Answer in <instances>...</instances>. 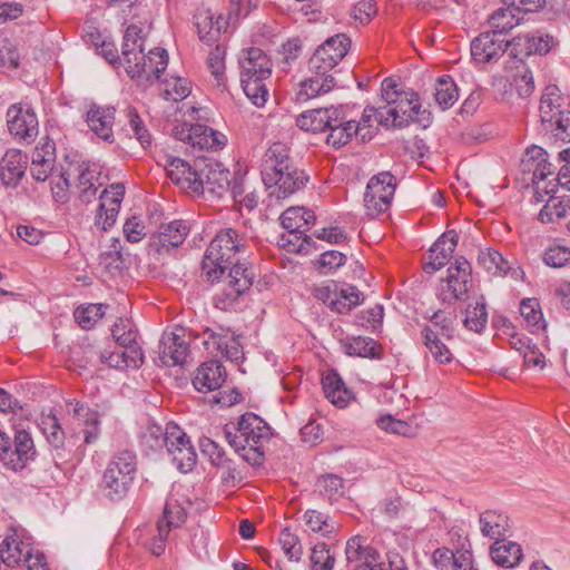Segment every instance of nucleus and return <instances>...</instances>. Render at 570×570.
Listing matches in <instances>:
<instances>
[{"mask_svg": "<svg viewBox=\"0 0 570 570\" xmlns=\"http://www.w3.org/2000/svg\"><path fill=\"white\" fill-rule=\"evenodd\" d=\"M381 98L385 105L377 109L380 125L397 129L412 122L424 129L431 126L432 114L422 108L419 95L412 89H405L396 79L387 77L382 81Z\"/></svg>", "mask_w": 570, "mask_h": 570, "instance_id": "nucleus-1", "label": "nucleus"}, {"mask_svg": "<svg viewBox=\"0 0 570 570\" xmlns=\"http://www.w3.org/2000/svg\"><path fill=\"white\" fill-rule=\"evenodd\" d=\"M121 56L126 63V71L132 79L147 73V67H150L153 77L158 79L168 62V53L165 49L155 48L148 52V56L145 55L141 29L136 24H129L125 31Z\"/></svg>", "mask_w": 570, "mask_h": 570, "instance_id": "nucleus-2", "label": "nucleus"}, {"mask_svg": "<svg viewBox=\"0 0 570 570\" xmlns=\"http://www.w3.org/2000/svg\"><path fill=\"white\" fill-rule=\"evenodd\" d=\"M246 253L245 240L236 229L226 228L217 233L207 247L203 269L209 282L220 281L229 265Z\"/></svg>", "mask_w": 570, "mask_h": 570, "instance_id": "nucleus-3", "label": "nucleus"}, {"mask_svg": "<svg viewBox=\"0 0 570 570\" xmlns=\"http://www.w3.org/2000/svg\"><path fill=\"white\" fill-rule=\"evenodd\" d=\"M240 85L247 98L257 107H263L268 97L265 80L272 73V62L259 48H248L239 58Z\"/></svg>", "mask_w": 570, "mask_h": 570, "instance_id": "nucleus-4", "label": "nucleus"}, {"mask_svg": "<svg viewBox=\"0 0 570 570\" xmlns=\"http://www.w3.org/2000/svg\"><path fill=\"white\" fill-rule=\"evenodd\" d=\"M137 472L136 455L127 450L116 453L102 475V490L110 500L124 499L129 492Z\"/></svg>", "mask_w": 570, "mask_h": 570, "instance_id": "nucleus-5", "label": "nucleus"}, {"mask_svg": "<svg viewBox=\"0 0 570 570\" xmlns=\"http://www.w3.org/2000/svg\"><path fill=\"white\" fill-rule=\"evenodd\" d=\"M196 170L198 173L196 183H199L202 188H194L193 194L203 195L210 200L230 195L236 200L237 186L230 189V173L222 164L214 159L198 158Z\"/></svg>", "mask_w": 570, "mask_h": 570, "instance_id": "nucleus-6", "label": "nucleus"}, {"mask_svg": "<svg viewBox=\"0 0 570 570\" xmlns=\"http://www.w3.org/2000/svg\"><path fill=\"white\" fill-rule=\"evenodd\" d=\"M338 65V53L326 55V49L317 48L308 61L311 76L301 83L298 96L306 99L326 94L335 86L331 71Z\"/></svg>", "mask_w": 570, "mask_h": 570, "instance_id": "nucleus-7", "label": "nucleus"}, {"mask_svg": "<svg viewBox=\"0 0 570 570\" xmlns=\"http://www.w3.org/2000/svg\"><path fill=\"white\" fill-rule=\"evenodd\" d=\"M539 111L546 131L562 141L570 140V111L561 109V96L557 86L546 88Z\"/></svg>", "mask_w": 570, "mask_h": 570, "instance_id": "nucleus-8", "label": "nucleus"}, {"mask_svg": "<svg viewBox=\"0 0 570 570\" xmlns=\"http://www.w3.org/2000/svg\"><path fill=\"white\" fill-rule=\"evenodd\" d=\"M35 455L33 440L27 431H16L14 451H11V439L0 431V460L7 468L13 471L22 470Z\"/></svg>", "mask_w": 570, "mask_h": 570, "instance_id": "nucleus-9", "label": "nucleus"}, {"mask_svg": "<svg viewBox=\"0 0 570 570\" xmlns=\"http://www.w3.org/2000/svg\"><path fill=\"white\" fill-rule=\"evenodd\" d=\"M396 188V179L390 171L373 176L366 186L364 206L367 215L377 216L391 205Z\"/></svg>", "mask_w": 570, "mask_h": 570, "instance_id": "nucleus-10", "label": "nucleus"}, {"mask_svg": "<svg viewBox=\"0 0 570 570\" xmlns=\"http://www.w3.org/2000/svg\"><path fill=\"white\" fill-rule=\"evenodd\" d=\"M156 446H166L173 462L181 472H188L196 463V452L186 434L176 425L167 428Z\"/></svg>", "mask_w": 570, "mask_h": 570, "instance_id": "nucleus-11", "label": "nucleus"}, {"mask_svg": "<svg viewBox=\"0 0 570 570\" xmlns=\"http://www.w3.org/2000/svg\"><path fill=\"white\" fill-rule=\"evenodd\" d=\"M227 271L228 274L222 277L226 286L225 295L235 301L252 287L256 274L245 256L236 258Z\"/></svg>", "mask_w": 570, "mask_h": 570, "instance_id": "nucleus-12", "label": "nucleus"}, {"mask_svg": "<svg viewBox=\"0 0 570 570\" xmlns=\"http://www.w3.org/2000/svg\"><path fill=\"white\" fill-rule=\"evenodd\" d=\"M446 285L442 288V301L453 303L468 294L472 283L470 263L462 256L456 257L448 269Z\"/></svg>", "mask_w": 570, "mask_h": 570, "instance_id": "nucleus-13", "label": "nucleus"}, {"mask_svg": "<svg viewBox=\"0 0 570 570\" xmlns=\"http://www.w3.org/2000/svg\"><path fill=\"white\" fill-rule=\"evenodd\" d=\"M124 195L125 186L121 183L110 185L100 194L95 223L102 230H108L115 224Z\"/></svg>", "mask_w": 570, "mask_h": 570, "instance_id": "nucleus-14", "label": "nucleus"}, {"mask_svg": "<svg viewBox=\"0 0 570 570\" xmlns=\"http://www.w3.org/2000/svg\"><path fill=\"white\" fill-rule=\"evenodd\" d=\"M7 122L10 134L26 141H30L38 134V119L30 108L23 109L20 104L9 107Z\"/></svg>", "mask_w": 570, "mask_h": 570, "instance_id": "nucleus-15", "label": "nucleus"}, {"mask_svg": "<svg viewBox=\"0 0 570 570\" xmlns=\"http://www.w3.org/2000/svg\"><path fill=\"white\" fill-rule=\"evenodd\" d=\"M294 167L288 157L287 148L282 142L273 144L265 153L262 163V179L265 186L281 179L279 174Z\"/></svg>", "mask_w": 570, "mask_h": 570, "instance_id": "nucleus-16", "label": "nucleus"}, {"mask_svg": "<svg viewBox=\"0 0 570 570\" xmlns=\"http://www.w3.org/2000/svg\"><path fill=\"white\" fill-rule=\"evenodd\" d=\"M189 233V226L185 220L177 219L161 224L158 232L150 238V247L157 253L169 250L180 246Z\"/></svg>", "mask_w": 570, "mask_h": 570, "instance_id": "nucleus-17", "label": "nucleus"}, {"mask_svg": "<svg viewBox=\"0 0 570 570\" xmlns=\"http://www.w3.org/2000/svg\"><path fill=\"white\" fill-rule=\"evenodd\" d=\"M553 45V37L539 33L517 36L505 42L507 47H511V56L519 59L531 55H547Z\"/></svg>", "mask_w": 570, "mask_h": 570, "instance_id": "nucleus-18", "label": "nucleus"}, {"mask_svg": "<svg viewBox=\"0 0 570 570\" xmlns=\"http://www.w3.org/2000/svg\"><path fill=\"white\" fill-rule=\"evenodd\" d=\"M491 31L483 32L471 42V56L478 62H490L498 59L508 48L503 39Z\"/></svg>", "mask_w": 570, "mask_h": 570, "instance_id": "nucleus-19", "label": "nucleus"}, {"mask_svg": "<svg viewBox=\"0 0 570 570\" xmlns=\"http://www.w3.org/2000/svg\"><path fill=\"white\" fill-rule=\"evenodd\" d=\"M459 236L455 230L444 233L430 248L429 262L424 264L426 273L441 269L451 258L458 245Z\"/></svg>", "mask_w": 570, "mask_h": 570, "instance_id": "nucleus-20", "label": "nucleus"}, {"mask_svg": "<svg viewBox=\"0 0 570 570\" xmlns=\"http://www.w3.org/2000/svg\"><path fill=\"white\" fill-rule=\"evenodd\" d=\"M226 379V372L218 361L204 362L193 379L194 387L203 393L219 389Z\"/></svg>", "mask_w": 570, "mask_h": 570, "instance_id": "nucleus-21", "label": "nucleus"}, {"mask_svg": "<svg viewBox=\"0 0 570 570\" xmlns=\"http://www.w3.org/2000/svg\"><path fill=\"white\" fill-rule=\"evenodd\" d=\"M281 179H275V184L266 186L269 190V197L284 199L302 189L308 181L307 175L295 167L279 174Z\"/></svg>", "mask_w": 570, "mask_h": 570, "instance_id": "nucleus-22", "label": "nucleus"}, {"mask_svg": "<svg viewBox=\"0 0 570 570\" xmlns=\"http://www.w3.org/2000/svg\"><path fill=\"white\" fill-rule=\"evenodd\" d=\"M166 171L171 181L184 190L193 193L194 188H200L198 179V173L196 170V160L193 165L180 158H169L166 161Z\"/></svg>", "mask_w": 570, "mask_h": 570, "instance_id": "nucleus-23", "label": "nucleus"}, {"mask_svg": "<svg viewBox=\"0 0 570 570\" xmlns=\"http://www.w3.org/2000/svg\"><path fill=\"white\" fill-rule=\"evenodd\" d=\"M188 352V344L177 334H165L159 342V358L166 366L184 364Z\"/></svg>", "mask_w": 570, "mask_h": 570, "instance_id": "nucleus-24", "label": "nucleus"}, {"mask_svg": "<svg viewBox=\"0 0 570 570\" xmlns=\"http://www.w3.org/2000/svg\"><path fill=\"white\" fill-rule=\"evenodd\" d=\"M27 160L18 149L8 150L0 160V178L6 187L14 188L24 175Z\"/></svg>", "mask_w": 570, "mask_h": 570, "instance_id": "nucleus-25", "label": "nucleus"}, {"mask_svg": "<svg viewBox=\"0 0 570 570\" xmlns=\"http://www.w3.org/2000/svg\"><path fill=\"white\" fill-rule=\"evenodd\" d=\"M332 112L334 116L331 120V126L327 127L330 130L327 144L340 148L347 144L353 135H357L360 132V125L354 120H345V115L342 108L337 107L335 110H332Z\"/></svg>", "mask_w": 570, "mask_h": 570, "instance_id": "nucleus-26", "label": "nucleus"}, {"mask_svg": "<svg viewBox=\"0 0 570 570\" xmlns=\"http://www.w3.org/2000/svg\"><path fill=\"white\" fill-rule=\"evenodd\" d=\"M116 109L92 105L87 112V124L102 140L111 141Z\"/></svg>", "mask_w": 570, "mask_h": 570, "instance_id": "nucleus-27", "label": "nucleus"}, {"mask_svg": "<svg viewBox=\"0 0 570 570\" xmlns=\"http://www.w3.org/2000/svg\"><path fill=\"white\" fill-rule=\"evenodd\" d=\"M235 430L240 433V436L245 438V441L250 440L254 443H262L271 435L267 423L252 412H247L239 417Z\"/></svg>", "mask_w": 570, "mask_h": 570, "instance_id": "nucleus-28", "label": "nucleus"}, {"mask_svg": "<svg viewBox=\"0 0 570 570\" xmlns=\"http://www.w3.org/2000/svg\"><path fill=\"white\" fill-rule=\"evenodd\" d=\"M490 556L495 564L510 569L521 562L523 552L519 543L502 539L490 547Z\"/></svg>", "mask_w": 570, "mask_h": 570, "instance_id": "nucleus-29", "label": "nucleus"}, {"mask_svg": "<svg viewBox=\"0 0 570 570\" xmlns=\"http://www.w3.org/2000/svg\"><path fill=\"white\" fill-rule=\"evenodd\" d=\"M0 559L7 567L32 560V549L16 535L7 537L0 543Z\"/></svg>", "mask_w": 570, "mask_h": 570, "instance_id": "nucleus-30", "label": "nucleus"}, {"mask_svg": "<svg viewBox=\"0 0 570 570\" xmlns=\"http://www.w3.org/2000/svg\"><path fill=\"white\" fill-rule=\"evenodd\" d=\"M363 538L356 535L351 538L346 543L345 554L350 563L358 562L366 564L368 568L377 569L380 563V553L372 547L363 544Z\"/></svg>", "mask_w": 570, "mask_h": 570, "instance_id": "nucleus-31", "label": "nucleus"}, {"mask_svg": "<svg viewBox=\"0 0 570 570\" xmlns=\"http://www.w3.org/2000/svg\"><path fill=\"white\" fill-rule=\"evenodd\" d=\"M337 107L316 108L301 114L296 118V125L305 131L322 132L331 126L333 118L332 110Z\"/></svg>", "mask_w": 570, "mask_h": 570, "instance_id": "nucleus-32", "label": "nucleus"}, {"mask_svg": "<svg viewBox=\"0 0 570 570\" xmlns=\"http://www.w3.org/2000/svg\"><path fill=\"white\" fill-rule=\"evenodd\" d=\"M99 363L108 364L115 368H139L144 363V353L141 348L122 351V352H107L99 353Z\"/></svg>", "mask_w": 570, "mask_h": 570, "instance_id": "nucleus-33", "label": "nucleus"}, {"mask_svg": "<svg viewBox=\"0 0 570 570\" xmlns=\"http://www.w3.org/2000/svg\"><path fill=\"white\" fill-rule=\"evenodd\" d=\"M323 390L326 399L338 407H345L351 397L352 392L348 391L340 377V375L331 371L322 380Z\"/></svg>", "mask_w": 570, "mask_h": 570, "instance_id": "nucleus-34", "label": "nucleus"}, {"mask_svg": "<svg viewBox=\"0 0 570 570\" xmlns=\"http://www.w3.org/2000/svg\"><path fill=\"white\" fill-rule=\"evenodd\" d=\"M480 531L483 537L500 540L509 529L508 517L494 510H487L479 517Z\"/></svg>", "mask_w": 570, "mask_h": 570, "instance_id": "nucleus-35", "label": "nucleus"}, {"mask_svg": "<svg viewBox=\"0 0 570 570\" xmlns=\"http://www.w3.org/2000/svg\"><path fill=\"white\" fill-rule=\"evenodd\" d=\"M345 353L350 356L379 358L382 347L371 337L353 336L347 337L343 343Z\"/></svg>", "mask_w": 570, "mask_h": 570, "instance_id": "nucleus-36", "label": "nucleus"}, {"mask_svg": "<svg viewBox=\"0 0 570 570\" xmlns=\"http://www.w3.org/2000/svg\"><path fill=\"white\" fill-rule=\"evenodd\" d=\"M422 337L425 347L439 364H448L453 360V355L446 344L442 341L439 331L432 327H424L422 330Z\"/></svg>", "mask_w": 570, "mask_h": 570, "instance_id": "nucleus-37", "label": "nucleus"}, {"mask_svg": "<svg viewBox=\"0 0 570 570\" xmlns=\"http://www.w3.org/2000/svg\"><path fill=\"white\" fill-rule=\"evenodd\" d=\"M72 412L73 417L85 425L82 431L85 442L88 444L96 442L99 435V414L80 403L75 404Z\"/></svg>", "mask_w": 570, "mask_h": 570, "instance_id": "nucleus-38", "label": "nucleus"}, {"mask_svg": "<svg viewBox=\"0 0 570 570\" xmlns=\"http://www.w3.org/2000/svg\"><path fill=\"white\" fill-rule=\"evenodd\" d=\"M193 138L190 145L198 147L199 149H214L225 145L226 137L213 130L212 128L196 124L194 125V131H191Z\"/></svg>", "mask_w": 570, "mask_h": 570, "instance_id": "nucleus-39", "label": "nucleus"}, {"mask_svg": "<svg viewBox=\"0 0 570 570\" xmlns=\"http://www.w3.org/2000/svg\"><path fill=\"white\" fill-rule=\"evenodd\" d=\"M334 301L330 302V307L340 314L350 312L353 307L361 303V293L355 286L347 285L337 291L334 284Z\"/></svg>", "mask_w": 570, "mask_h": 570, "instance_id": "nucleus-40", "label": "nucleus"}, {"mask_svg": "<svg viewBox=\"0 0 570 570\" xmlns=\"http://www.w3.org/2000/svg\"><path fill=\"white\" fill-rule=\"evenodd\" d=\"M282 226L288 230L289 244H295L296 240L302 239V230L304 227V208L291 207L281 215Z\"/></svg>", "mask_w": 570, "mask_h": 570, "instance_id": "nucleus-41", "label": "nucleus"}, {"mask_svg": "<svg viewBox=\"0 0 570 570\" xmlns=\"http://www.w3.org/2000/svg\"><path fill=\"white\" fill-rule=\"evenodd\" d=\"M570 215V197L558 198L550 196L547 204L539 213V219L543 224L553 223Z\"/></svg>", "mask_w": 570, "mask_h": 570, "instance_id": "nucleus-42", "label": "nucleus"}, {"mask_svg": "<svg viewBox=\"0 0 570 570\" xmlns=\"http://www.w3.org/2000/svg\"><path fill=\"white\" fill-rule=\"evenodd\" d=\"M518 16L519 13L513 8H501L491 16L489 23L493 32L502 36L519 24Z\"/></svg>", "mask_w": 570, "mask_h": 570, "instance_id": "nucleus-43", "label": "nucleus"}, {"mask_svg": "<svg viewBox=\"0 0 570 570\" xmlns=\"http://www.w3.org/2000/svg\"><path fill=\"white\" fill-rule=\"evenodd\" d=\"M436 104L443 109L451 108L458 100L459 94L454 81L449 76L441 77L435 83Z\"/></svg>", "mask_w": 570, "mask_h": 570, "instance_id": "nucleus-44", "label": "nucleus"}, {"mask_svg": "<svg viewBox=\"0 0 570 570\" xmlns=\"http://www.w3.org/2000/svg\"><path fill=\"white\" fill-rule=\"evenodd\" d=\"M488 322V312L483 297L475 301L474 304H469L465 309L464 325L470 331L476 333L481 332Z\"/></svg>", "mask_w": 570, "mask_h": 570, "instance_id": "nucleus-45", "label": "nucleus"}, {"mask_svg": "<svg viewBox=\"0 0 570 570\" xmlns=\"http://www.w3.org/2000/svg\"><path fill=\"white\" fill-rule=\"evenodd\" d=\"M478 263L481 265L489 274L491 275H503L509 269V263L503 258V256L491 248L485 250H481L478 256Z\"/></svg>", "mask_w": 570, "mask_h": 570, "instance_id": "nucleus-46", "label": "nucleus"}, {"mask_svg": "<svg viewBox=\"0 0 570 570\" xmlns=\"http://www.w3.org/2000/svg\"><path fill=\"white\" fill-rule=\"evenodd\" d=\"M306 524L313 532H321L324 537L330 538L338 529V524L331 520L330 517L316 510H307L304 513Z\"/></svg>", "mask_w": 570, "mask_h": 570, "instance_id": "nucleus-47", "label": "nucleus"}, {"mask_svg": "<svg viewBox=\"0 0 570 570\" xmlns=\"http://www.w3.org/2000/svg\"><path fill=\"white\" fill-rule=\"evenodd\" d=\"M119 240L114 239L112 249L104 252L99 257V264L110 275L120 274L125 269V258L118 246Z\"/></svg>", "mask_w": 570, "mask_h": 570, "instance_id": "nucleus-48", "label": "nucleus"}, {"mask_svg": "<svg viewBox=\"0 0 570 570\" xmlns=\"http://www.w3.org/2000/svg\"><path fill=\"white\" fill-rule=\"evenodd\" d=\"M185 520V509L176 500L168 499L164 508L163 519L159 521H163L164 525L170 531L171 528L180 527Z\"/></svg>", "mask_w": 570, "mask_h": 570, "instance_id": "nucleus-49", "label": "nucleus"}, {"mask_svg": "<svg viewBox=\"0 0 570 570\" xmlns=\"http://www.w3.org/2000/svg\"><path fill=\"white\" fill-rule=\"evenodd\" d=\"M128 126L125 128L127 134H132L140 145L145 148L150 145V135L144 126L138 112L135 108H128L127 110Z\"/></svg>", "mask_w": 570, "mask_h": 570, "instance_id": "nucleus-50", "label": "nucleus"}, {"mask_svg": "<svg viewBox=\"0 0 570 570\" xmlns=\"http://www.w3.org/2000/svg\"><path fill=\"white\" fill-rule=\"evenodd\" d=\"M105 305L90 304L87 307H78L75 311V318L82 328H91L94 324L104 317Z\"/></svg>", "mask_w": 570, "mask_h": 570, "instance_id": "nucleus-51", "label": "nucleus"}, {"mask_svg": "<svg viewBox=\"0 0 570 570\" xmlns=\"http://www.w3.org/2000/svg\"><path fill=\"white\" fill-rule=\"evenodd\" d=\"M521 316L525 320L529 326L540 328L543 322V314L538 299L525 298L520 304ZM544 327V325H542Z\"/></svg>", "mask_w": 570, "mask_h": 570, "instance_id": "nucleus-52", "label": "nucleus"}, {"mask_svg": "<svg viewBox=\"0 0 570 570\" xmlns=\"http://www.w3.org/2000/svg\"><path fill=\"white\" fill-rule=\"evenodd\" d=\"M335 558L331 554L327 544L317 543L314 546L311 554L312 570H332Z\"/></svg>", "mask_w": 570, "mask_h": 570, "instance_id": "nucleus-53", "label": "nucleus"}, {"mask_svg": "<svg viewBox=\"0 0 570 570\" xmlns=\"http://www.w3.org/2000/svg\"><path fill=\"white\" fill-rule=\"evenodd\" d=\"M279 543L288 560L299 561L303 554V548L296 534L292 533L288 528H285L279 535Z\"/></svg>", "mask_w": 570, "mask_h": 570, "instance_id": "nucleus-54", "label": "nucleus"}, {"mask_svg": "<svg viewBox=\"0 0 570 570\" xmlns=\"http://www.w3.org/2000/svg\"><path fill=\"white\" fill-rule=\"evenodd\" d=\"M191 92L190 83L184 78H174L171 81H166L164 89V98L166 100L180 101L188 97Z\"/></svg>", "mask_w": 570, "mask_h": 570, "instance_id": "nucleus-55", "label": "nucleus"}, {"mask_svg": "<svg viewBox=\"0 0 570 570\" xmlns=\"http://www.w3.org/2000/svg\"><path fill=\"white\" fill-rule=\"evenodd\" d=\"M546 265L554 268H561L570 263V248L567 246H551L543 254Z\"/></svg>", "mask_w": 570, "mask_h": 570, "instance_id": "nucleus-56", "label": "nucleus"}, {"mask_svg": "<svg viewBox=\"0 0 570 570\" xmlns=\"http://www.w3.org/2000/svg\"><path fill=\"white\" fill-rule=\"evenodd\" d=\"M56 163V145L48 137L41 138L40 142L36 146L32 157L31 165H38L40 163Z\"/></svg>", "mask_w": 570, "mask_h": 570, "instance_id": "nucleus-57", "label": "nucleus"}, {"mask_svg": "<svg viewBox=\"0 0 570 570\" xmlns=\"http://www.w3.org/2000/svg\"><path fill=\"white\" fill-rule=\"evenodd\" d=\"M350 45V38L344 33H338L325 40L318 48L326 49V55L328 56H334L335 52L338 53L340 62L346 56Z\"/></svg>", "mask_w": 570, "mask_h": 570, "instance_id": "nucleus-58", "label": "nucleus"}, {"mask_svg": "<svg viewBox=\"0 0 570 570\" xmlns=\"http://www.w3.org/2000/svg\"><path fill=\"white\" fill-rule=\"evenodd\" d=\"M224 24L225 21L222 18H217L216 21H214L213 17L204 18L202 22L197 23L200 40L214 41L220 35Z\"/></svg>", "mask_w": 570, "mask_h": 570, "instance_id": "nucleus-59", "label": "nucleus"}, {"mask_svg": "<svg viewBox=\"0 0 570 570\" xmlns=\"http://www.w3.org/2000/svg\"><path fill=\"white\" fill-rule=\"evenodd\" d=\"M320 492L332 500L336 495H342L343 479L335 474L322 475L316 483Z\"/></svg>", "mask_w": 570, "mask_h": 570, "instance_id": "nucleus-60", "label": "nucleus"}, {"mask_svg": "<svg viewBox=\"0 0 570 570\" xmlns=\"http://www.w3.org/2000/svg\"><path fill=\"white\" fill-rule=\"evenodd\" d=\"M43 432L48 442L56 449L62 446L65 441V432L62 431L56 416H48L47 420L43 421Z\"/></svg>", "mask_w": 570, "mask_h": 570, "instance_id": "nucleus-61", "label": "nucleus"}, {"mask_svg": "<svg viewBox=\"0 0 570 570\" xmlns=\"http://www.w3.org/2000/svg\"><path fill=\"white\" fill-rule=\"evenodd\" d=\"M200 446L202 451L209 456L213 464L224 466L228 462L224 450L215 441L206 438L200 441Z\"/></svg>", "mask_w": 570, "mask_h": 570, "instance_id": "nucleus-62", "label": "nucleus"}, {"mask_svg": "<svg viewBox=\"0 0 570 570\" xmlns=\"http://www.w3.org/2000/svg\"><path fill=\"white\" fill-rule=\"evenodd\" d=\"M377 425L386 432L399 435H407L411 430L405 421L394 419L390 414L380 416Z\"/></svg>", "mask_w": 570, "mask_h": 570, "instance_id": "nucleus-63", "label": "nucleus"}, {"mask_svg": "<svg viewBox=\"0 0 570 570\" xmlns=\"http://www.w3.org/2000/svg\"><path fill=\"white\" fill-rule=\"evenodd\" d=\"M517 350L521 353L527 367H538L540 370L544 367V356L538 347L528 344L527 346L517 347Z\"/></svg>", "mask_w": 570, "mask_h": 570, "instance_id": "nucleus-64", "label": "nucleus"}]
</instances>
